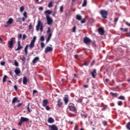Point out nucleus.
I'll return each mask as SVG.
<instances>
[{
  "label": "nucleus",
  "mask_w": 130,
  "mask_h": 130,
  "mask_svg": "<svg viewBox=\"0 0 130 130\" xmlns=\"http://www.w3.org/2000/svg\"><path fill=\"white\" fill-rule=\"evenodd\" d=\"M40 40L41 41H44L45 40L44 36H41L40 38Z\"/></svg>",
  "instance_id": "79ce46f5"
},
{
  "label": "nucleus",
  "mask_w": 130,
  "mask_h": 130,
  "mask_svg": "<svg viewBox=\"0 0 130 130\" xmlns=\"http://www.w3.org/2000/svg\"><path fill=\"white\" fill-rule=\"evenodd\" d=\"M125 24L126 25H127V26H130V23L128 22H125Z\"/></svg>",
  "instance_id": "0e129e2a"
},
{
  "label": "nucleus",
  "mask_w": 130,
  "mask_h": 130,
  "mask_svg": "<svg viewBox=\"0 0 130 130\" xmlns=\"http://www.w3.org/2000/svg\"><path fill=\"white\" fill-rule=\"evenodd\" d=\"M36 4H39V0H34Z\"/></svg>",
  "instance_id": "052dcab7"
},
{
  "label": "nucleus",
  "mask_w": 130,
  "mask_h": 130,
  "mask_svg": "<svg viewBox=\"0 0 130 130\" xmlns=\"http://www.w3.org/2000/svg\"><path fill=\"white\" fill-rule=\"evenodd\" d=\"M68 107L70 111H72L75 112V111H77V109H76V107H75V105L73 103L69 104Z\"/></svg>",
  "instance_id": "39448f33"
},
{
  "label": "nucleus",
  "mask_w": 130,
  "mask_h": 130,
  "mask_svg": "<svg viewBox=\"0 0 130 130\" xmlns=\"http://www.w3.org/2000/svg\"><path fill=\"white\" fill-rule=\"evenodd\" d=\"M21 60L23 63H25V62H26V57L24 56H22Z\"/></svg>",
  "instance_id": "bb28decb"
},
{
  "label": "nucleus",
  "mask_w": 130,
  "mask_h": 130,
  "mask_svg": "<svg viewBox=\"0 0 130 130\" xmlns=\"http://www.w3.org/2000/svg\"><path fill=\"white\" fill-rule=\"evenodd\" d=\"M52 36V34L50 33V34H49V35H48V38H50V39H51Z\"/></svg>",
  "instance_id": "de8ad7c7"
},
{
  "label": "nucleus",
  "mask_w": 130,
  "mask_h": 130,
  "mask_svg": "<svg viewBox=\"0 0 130 130\" xmlns=\"http://www.w3.org/2000/svg\"><path fill=\"white\" fill-rule=\"evenodd\" d=\"M83 66H88V62H84V63H83Z\"/></svg>",
  "instance_id": "e2e57ef3"
},
{
  "label": "nucleus",
  "mask_w": 130,
  "mask_h": 130,
  "mask_svg": "<svg viewBox=\"0 0 130 130\" xmlns=\"http://www.w3.org/2000/svg\"><path fill=\"white\" fill-rule=\"evenodd\" d=\"M14 64L16 67H19V63L16 60H15Z\"/></svg>",
  "instance_id": "c9c22d12"
},
{
  "label": "nucleus",
  "mask_w": 130,
  "mask_h": 130,
  "mask_svg": "<svg viewBox=\"0 0 130 130\" xmlns=\"http://www.w3.org/2000/svg\"><path fill=\"white\" fill-rule=\"evenodd\" d=\"M106 108H107V106H104L102 110H105V109H106Z\"/></svg>",
  "instance_id": "5fc2aeb1"
},
{
  "label": "nucleus",
  "mask_w": 130,
  "mask_h": 130,
  "mask_svg": "<svg viewBox=\"0 0 130 130\" xmlns=\"http://www.w3.org/2000/svg\"><path fill=\"white\" fill-rule=\"evenodd\" d=\"M102 123H103V124L105 126V125H107V121H103L102 122Z\"/></svg>",
  "instance_id": "58836bf2"
},
{
  "label": "nucleus",
  "mask_w": 130,
  "mask_h": 130,
  "mask_svg": "<svg viewBox=\"0 0 130 130\" xmlns=\"http://www.w3.org/2000/svg\"><path fill=\"white\" fill-rule=\"evenodd\" d=\"M52 5H53V2H52V1H51L50 2H49L48 5V8H51V7H52Z\"/></svg>",
  "instance_id": "c85d7f7f"
},
{
  "label": "nucleus",
  "mask_w": 130,
  "mask_h": 130,
  "mask_svg": "<svg viewBox=\"0 0 130 130\" xmlns=\"http://www.w3.org/2000/svg\"><path fill=\"white\" fill-rule=\"evenodd\" d=\"M120 29L122 31V32H127V28H123L122 27H121L120 28Z\"/></svg>",
  "instance_id": "a878e982"
},
{
  "label": "nucleus",
  "mask_w": 130,
  "mask_h": 130,
  "mask_svg": "<svg viewBox=\"0 0 130 130\" xmlns=\"http://www.w3.org/2000/svg\"><path fill=\"white\" fill-rule=\"evenodd\" d=\"M24 10H25V8H24V6H21L20 8V11L21 13H23V11H24Z\"/></svg>",
  "instance_id": "2f4dec72"
},
{
  "label": "nucleus",
  "mask_w": 130,
  "mask_h": 130,
  "mask_svg": "<svg viewBox=\"0 0 130 130\" xmlns=\"http://www.w3.org/2000/svg\"><path fill=\"white\" fill-rule=\"evenodd\" d=\"M110 94L112 96H114V97H117V96H118L117 93H113L112 92H111Z\"/></svg>",
  "instance_id": "393cba45"
},
{
  "label": "nucleus",
  "mask_w": 130,
  "mask_h": 130,
  "mask_svg": "<svg viewBox=\"0 0 130 130\" xmlns=\"http://www.w3.org/2000/svg\"><path fill=\"white\" fill-rule=\"evenodd\" d=\"M39 60V57H35L34 59L32 60V63H36Z\"/></svg>",
  "instance_id": "4be33fe9"
},
{
  "label": "nucleus",
  "mask_w": 130,
  "mask_h": 130,
  "mask_svg": "<svg viewBox=\"0 0 130 130\" xmlns=\"http://www.w3.org/2000/svg\"><path fill=\"white\" fill-rule=\"evenodd\" d=\"M5 64H6V62L2 61V62H1V66H5Z\"/></svg>",
  "instance_id": "8fccbe9b"
},
{
  "label": "nucleus",
  "mask_w": 130,
  "mask_h": 130,
  "mask_svg": "<svg viewBox=\"0 0 130 130\" xmlns=\"http://www.w3.org/2000/svg\"><path fill=\"white\" fill-rule=\"evenodd\" d=\"M41 46L42 48H44L45 45L44 44V43H41Z\"/></svg>",
  "instance_id": "a19ab883"
},
{
  "label": "nucleus",
  "mask_w": 130,
  "mask_h": 130,
  "mask_svg": "<svg viewBox=\"0 0 130 130\" xmlns=\"http://www.w3.org/2000/svg\"><path fill=\"white\" fill-rule=\"evenodd\" d=\"M18 39H21L22 38V34H19L18 36Z\"/></svg>",
  "instance_id": "6e6d98bb"
},
{
  "label": "nucleus",
  "mask_w": 130,
  "mask_h": 130,
  "mask_svg": "<svg viewBox=\"0 0 130 130\" xmlns=\"http://www.w3.org/2000/svg\"><path fill=\"white\" fill-rule=\"evenodd\" d=\"M76 18V20H78V21H81L82 20V16L80 15H77Z\"/></svg>",
  "instance_id": "5701e85b"
},
{
  "label": "nucleus",
  "mask_w": 130,
  "mask_h": 130,
  "mask_svg": "<svg viewBox=\"0 0 130 130\" xmlns=\"http://www.w3.org/2000/svg\"><path fill=\"white\" fill-rule=\"evenodd\" d=\"M15 73L16 75H20L21 74V70H20V68H16L15 70Z\"/></svg>",
  "instance_id": "aec40b11"
},
{
  "label": "nucleus",
  "mask_w": 130,
  "mask_h": 130,
  "mask_svg": "<svg viewBox=\"0 0 130 130\" xmlns=\"http://www.w3.org/2000/svg\"><path fill=\"white\" fill-rule=\"evenodd\" d=\"M29 29H32V23H30L29 25Z\"/></svg>",
  "instance_id": "bf43d9fd"
},
{
  "label": "nucleus",
  "mask_w": 130,
  "mask_h": 130,
  "mask_svg": "<svg viewBox=\"0 0 130 130\" xmlns=\"http://www.w3.org/2000/svg\"><path fill=\"white\" fill-rule=\"evenodd\" d=\"M76 26H74V27H73V30H72V31L73 32H76Z\"/></svg>",
  "instance_id": "603ef678"
},
{
  "label": "nucleus",
  "mask_w": 130,
  "mask_h": 130,
  "mask_svg": "<svg viewBox=\"0 0 130 130\" xmlns=\"http://www.w3.org/2000/svg\"><path fill=\"white\" fill-rule=\"evenodd\" d=\"M53 50V48L50 46H47L45 49V53H48V52H51Z\"/></svg>",
  "instance_id": "1a4fd4ad"
},
{
  "label": "nucleus",
  "mask_w": 130,
  "mask_h": 130,
  "mask_svg": "<svg viewBox=\"0 0 130 130\" xmlns=\"http://www.w3.org/2000/svg\"><path fill=\"white\" fill-rule=\"evenodd\" d=\"M38 91H37V90H33L34 94H35V93H38Z\"/></svg>",
  "instance_id": "338daca9"
},
{
  "label": "nucleus",
  "mask_w": 130,
  "mask_h": 130,
  "mask_svg": "<svg viewBox=\"0 0 130 130\" xmlns=\"http://www.w3.org/2000/svg\"><path fill=\"white\" fill-rule=\"evenodd\" d=\"M117 21H118V17H117L114 19L115 23H117Z\"/></svg>",
  "instance_id": "864d4df0"
},
{
  "label": "nucleus",
  "mask_w": 130,
  "mask_h": 130,
  "mask_svg": "<svg viewBox=\"0 0 130 130\" xmlns=\"http://www.w3.org/2000/svg\"><path fill=\"white\" fill-rule=\"evenodd\" d=\"M49 40H50V39L49 38H48L47 39V40H46V43H48L49 41Z\"/></svg>",
  "instance_id": "774afa93"
},
{
  "label": "nucleus",
  "mask_w": 130,
  "mask_h": 130,
  "mask_svg": "<svg viewBox=\"0 0 130 130\" xmlns=\"http://www.w3.org/2000/svg\"><path fill=\"white\" fill-rule=\"evenodd\" d=\"M39 10H40V11H43V7H40L39 8Z\"/></svg>",
  "instance_id": "4d7b16f0"
},
{
  "label": "nucleus",
  "mask_w": 130,
  "mask_h": 130,
  "mask_svg": "<svg viewBox=\"0 0 130 130\" xmlns=\"http://www.w3.org/2000/svg\"><path fill=\"white\" fill-rule=\"evenodd\" d=\"M13 22H14V19H13V18H9L8 21L7 22V25H12V24L13 23Z\"/></svg>",
  "instance_id": "f3484780"
},
{
  "label": "nucleus",
  "mask_w": 130,
  "mask_h": 130,
  "mask_svg": "<svg viewBox=\"0 0 130 130\" xmlns=\"http://www.w3.org/2000/svg\"><path fill=\"white\" fill-rule=\"evenodd\" d=\"M44 13L46 16V18H49L50 17V15L52 14V11L50 10H47L45 11Z\"/></svg>",
  "instance_id": "0eeeda50"
},
{
  "label": "nucleus",
  "mask_w": 130,
  "mask_h": 130,
  "mask_svg": "<svg viewBox=\"0 0 130 130\" xmlns=\"http://www.w3.org/2000/svg\"><path fill=\"white\" fill-rule=\"evenodd\" d=\"M23 16L25 18V19H27V12L24 11L23 14Z\"/></svg>",
  "instance_id": "7c9ffc66"
},
{
  "label": "nucleus",
  "mask_w": 130,
  "mask_h": 130,
  "mask_svg": "<svg viewBox=\"0 0 130 130\" xmlns=\"http://www.w3.org/2000/svg\"><path fill=\"white\" fill-rule=\"evenodd\" d=\"M39 29L41 32L43 31V23L40 20L38 21V23L36 26V30L39 31Z\"/></svg>",
  "instance_id": "f03ea898"
},
{
  "label": "nucleus",
  "mask_w": 130,
  "mask_h": 130,
  "mask_svg": "<svg viewBox=\"0 0 130 130\" xmlns=\"http://www.w3.org/2000/svg\"><path fill=\"white\" fill-rule=\"evenodd\" d=\"M127 128L130 130V122L128 123L127 124Z\"/></svg>",
  "instance_id": "37998d69"
},
{
  "label": "nucleus",
  "mask_w": 130,
  "mask_h": 130,
  "mask_svg": "<svg viewBox=\"0 0 130 130\" xmlns=\"http://www.w3.org/2000/svg\"><path fill=\"white\" fill-rule=\"evenodd\" d=\"M45 107H46V110H50V108L49 107V106H45Z\"/></svg>",
  "instance_id": "a18cd8bd"
},
{
  "label": "nucleus",
  "mask_w": 130,
  "mask_h": 130,
  "mask_svg": "<svg viewBox=\"0 0 130 130\" xmlns=\"http://www.w3.org/2000/svg\"><path fill=\"white\" fill-rule=\"evenodd\" d=\"M22 48H23V46H21V41H19L18 42V47L15 50L16 51H18V50H20V49H22Z\"/></svg>",
  "instance_id": "ddd939ff"
},
{
  "label": "nucleus",
  "mask_w": 130,
  "mask_h": 130,
  "mask_svg": "<svg viewBox=\"0 0 130 130\" xmlns=\"http://www.w3.org/2000/svg\"><path fill=\"white\" fill-rule=\"evenodd\" d=\"M17 101H18V98L17 97H15L12 100V104H14L16 103V102H17Z\"/></svg>",
  "instance_id": "b1692460"
},
{
  "label": "nucleus",
  "mask_w": 130,
  "mask_h": 130,
  "mask_svg": "<svg viewBox=\"0 0 130 130\" xmlns=\"http://www.w3.org/2000/svg\"><path fill=\"white\" fill-rule=\"evenodd\" d=\"M47 25H52V24H53V19L51 18V17H47Z\"/></svg>",
  "instance_id": "6e6552de"
},
{
  "label": "nucleus",
  "mask_w": 130,
  "mask_h": 130,
  "mask_svg": "<svg viewBox=\"0 0 130 130\" xmlns=\"http://www.w3.org/2000/svg\"><path fill=\"white\" fill-rule=\"evenodd\" d=\"M78 129H79V126H78V125L77 124H75L74 130H78Z\"/></svg>",
  "instance_id": "4c0bfd02"
},
{
  "label": "nucleus",
  "mask_w": 130,
  "mask_h": 130,
  "mask_svg": "<svg viewBox=\"0 0 130 130\" xmlns=\"http://www.w3.org/2000/svg\"><path fill=\"white\" fill-rule=\"evenodd\" d=\"M60 13H63V6H60Z\"/></svg>",
  "instance_id": "f704fd0d"
},
{
  "label": "nucleus",
  "mask_w": 130,
  "mask_h": 130,
  "mask_svg": "<svg viewBox=\"0 0 130 130\" xmlns=\"http://www.w3.org/2000/svg\"><path fill=\"white\" fill-rule=\"evenodd\" d=\"M51 31V29H50V27H48L47 33H50Z\"/></svg>",
  "instance_id": "c03bdc74"
},
{
  "label": "nucleus",
  "mask_w": 130,
  "mask_h": 130,
  "mask_svg": "<svg viewBox=\"0 0 130 130\" xmlns=\"http://www.w3.org/2000/svg\"><path fill=\"white\" fill-rule=\"evenodd\" d=\"M18 83H22V78H20L19 79Z\"/></svg>",
  "instance_id": "69168bd1"
},
{
  "label": "nucleus",
  "mask_w": 130,
  "mask_h": 130,
  "mask_svg": "<svg viewBox=\"0 0 130 130\" xmlns=\"http://www.w3.org/2000/svg\"><path fill=\"white\" fill-rule=\"evenodd\" d=\"M83 42L85 44L88 45L89 43H91V39H90L89 38L85 37L84 38Z\"/></svg>",
  "instance_id": "9d476101"
},
{
  "label": "nucleus",
  "mask_w": 130,
  "mask_h": 130,
  "mask_svg": "<svg viewBox=\"0 0 130 130\" xmlns=\"http://www.w3.org/2000/svg\"><path fill=\"white\" fill-rule=\"evenodd\" d=\"M91 76L93 79L96 78V76H97V70H96V69H94L91 72Z\"/></svg>",
  "instance_id": "f8f14e48"
},
{
  "label": "nucleus",
  "mask_w": 130,
  "mask_h": 130,
  "mask_svg": "<svg viewBox=\"0 0 130 130\" xmlns=\"http://www.w3.org/2000/svg\"><path fill=\"white\" fill-rule=\"evenodd\" d=\"M100 15H101L102 18L106 19L107 18V15H108V12L105 10H102L100 12Z\"/></svg>",
  "instance_id": "7ed1b4c3"
},
{
  "label": "nucleus",
  "mask_w": 130,
  "mask_h": 130,
  "mask_svg": "<svg viewBox=\"0 0 130 130\" xmlns=\"http://www.w3.org/2000/svg\"><path fill=\"white\" fill-rule=\"evenodd\" d=\"M22 106V103H19L17 105V107H20V106Z\"/></svg>",
  "instance_id": "680f3d73"
},
{
  "label": "nucleus",
  "mask_w": 130,
  "mask_h": 130,
  "mask_svg": "<svg viewBox=\"0 0 130 130\" xmlns=\"http://www.w3.org/2000/svg\"><path fill=\"white\" fill-rule=\"evenodd\" d=\"M80 21H81V24H84V23H86V20L85 19V18L81 19Z\"/></svg>",
  "instance_id": "473e14b6"
},
{
  "label": "nucleus",
  "mask_w": 130,
  "mask_h": 130,
  "mask_svg": "<svg viewBox=\"0 0 130 130\" xmlns=\"http://www.w3.org/2000/svg\"><path fill=\"white\" fill-rule=\"evenodd\" d=\"M49 130H58V128L56 126V125H49Z\"/></svg>",
  "instance_id": "9b49d317"
},
{
  "label": "nucleus",
  "mask_w": 130,
  "mask_h": 130,
  "mask_svg": "<svg viewBox=\"0 0 130 130\" xmlns=\"http://www.w3.org/2000/svg\"><path fill=\"white\" fill-rule=\"evenodd\" d=\"M27 37V36H26V35H23V37H22V38H23V40H25V39H26V38Z\"/></svg>",
  "instance_id": "3c124183"
},
{
  "label": "nucleus",
  "mask_w": 130,
  "mask_h": 130,
  "mask_svg": "<svg viewBox=\"0 0 130 130\" xmlns=\"http://www.w3.org/2000/svg\"><path fill=\"white\" fill-rule=\"evenodd\" d=\"M82 101H83V99H79L77 100V102H79V103H81L82 102Z\"/></svg>",
  "instance_id": "49530a36"
},
{
  "label": "nucleus",
  "mask_w": 130,
  "mask_h": 130,
  "mask_svg": "<svg viewBox=\"0 0 130 130\" xmlns=\"http://www.w3.org/2000/svg\"><path fill=\"white\" fill-rule=\"evenodd\" d=\"M29 121V119L28 118L21 117L19 122L18 123V125L21 126L23 124V122H27V121Z\"/></svg>",
  "instance_id": "20e7f679"
},
{
  "label": "nucleus",
  "mask_w": 130,
  "mask_h": 130,
  "mask_svg": "<svg viewBox=\"0 0 130 130\" xmlns=\"http://www.w3.org/2000/svg\"><path fill=\"white\" fill-rule=\"evenodd\" d=\"M86 6H87V0H84L82 7H86Z\"/></svg>",
  "instance_id": "cd10ccee"
},
{
  "label": "nucleus",
  "mask_w": 130,
  "mask_h": 130,
  "mask_svg": "<svg viewBox=\"0 0 130 130\" xmlns=\"http://www.w3.org/2000/svg\"><path fill=\"white\" fill-rule=\"evenodd\" d=\"M57 106L58 107H61L62 106V102H61V100L60 99H58V101L57 102Z\"/></svg>",
  "instance_id": "412c9836"
},
{
  "label": "nucleus",
  "mask_w": 130,
  "mask_h": 130,
  "mask_svg": "<svg viewBox=\"0 0 130 130\" xmlns=\"http://www.w3.org/2000/svg\"><path fill=\"white\" fill-rule=\"evenodd\" d=\"M48 122L49 123H53V122H54V119L51 117H49L48 119Z\"/></svg>",
  "instance_id": "a211bd4d"
},
{
  "label": "nucleus",
  "mask_w": 130,
  "mask_h": 130,
  "mask_svg": "<svg viewBox=\"0 0 130 130\" xmlns=\"http://www.w3.org/2000/svg\"><path fill=\"white\" fill-rule=\"evenodd\" d=\"M47 104H48V100L47 99L44 100L43 101L42 106H43V107H45Z\"/></svg>",
  "instance_id": "2eb2a0df"
},
{
  "label": "nucleus",
  "mask_w": 130,
  "mask_h": 130,
  "mask_svg": "<svg viewBox=\"0 0 130 130\" xmlns=\"http://www.w3.org/2000/svg\"><path fill=\"white\" fill-rule=\"evenodd\" d=\"M35 42H36V37H34L32 40L31 41L30 43L26 45L24 48V52L25 53V55L28 54V47H29L30 49H32L35 46Z\"/></svg>",
  "instance_id": "f257e3e1"
},
{
  "label": "nucleus",
  "mask_w": 130,
  "mask_h": 130,
  "mask_svg": "<svg viewBox=\"0 0 130 130\" xmlns=\"http://www.w3.org/2000/svg\"><path fill=\"white\" fill-rule=\"evenodd\" d=\"M99 33L100 35H104V29L102 28H99Z\"/></svg>",
  "instance_id": "6ab92c4d"
},
{
  "label": "nucleus",
  "mask_w": 130,
  "mask_h": 130,
  "mask_svg": "<svg viewBox=\"0 0 130 130\" xmlns=\"http://www.w3.org/2000/svg\"><path fill=\"white\" fill-rule=\"evenodd\" d=\"M27 83H28V79L26 76H24L23 78V85H27Z\"/></svg>",
  "instance_id": "dca6fc26"
},
{
  "label": "nucleus",
  "mask_w": 130,
  "mask_h": 130,
  "mask_svg": "<svg viewBox=\"0 0 130 130\" xmlns=\"http://www.w3.org/2000/svg\"><path fill=\"white\" fill-rule=\"evenodd\" d=\"M14 41H15V38H12L8 42V47L9 48H11L12 49L13 48V46L14 45Z\"/></svg>",
  "instance_id": "423d86ee"
},
{
  "label": "nucleus",
  "mask_w": 130,
  "mask_h": 130,
  "mask_svg": "<svg viewBox=\"0 0 130 130\" xmlns=\"http://www.w3.org/2000/svg\"><path fill=\"white\" fill-rule=\"evenodd\" d=\"M81 117H84V118H87V115H84V114H81Z\"/></svg>",
  "instance_id": "09e8293b"
},
{
  "label": "nucleus",
  "mask_w": 130,
  "mask_h": 130,
  "mask_svg": "<svg viewBox=\"0 0 130 130\" xmlns=\"http://www.w3.org/2000/svg\"><path fill=\"white\" fill-rule=\"evenodd\" d=\"M118 99H120V100H124V99H125L124 96L121 95L118 98Z\"/></svg>",
  "instance_id": "72a5a7b5"
},
{
  "label": "nucleus",
  "mask_w": 130,
  "mask_h": 130,
  "mask_svg": "<svg viewBox=\"0 0 130 130\" xmlns=\"http://www.w3.org/2000/svg\"><path fill=\"white\" fill-rule=\"evenodd\" d=\"M29 105H30V103H29L27 106V110L28 112H31V110H30V108L29 107Z\"/></svg>",
  "instance_id": "e433bc0d"
},
{
  "label": "nucleus",
  "mask_w": 130,
  "mask_h": 130,
  "mask_svg": "<svg viewBox=\"0 0 130 130\" xmlns=\"http://www.w3.org/2000/svg\"><path fill=\"white\" fill-rule=\"evenodd\" d=\"M14 89H15L16 91H17V90H18V87L17 86V85H14Z\"/></svg>",
  "instance_id": "13d9d810"
},
{
  "label": "nucleus",
  "mask_w": 130,
  "mask_h": 130,
  "mask_svg": "<svg viewBox=\"0 0 130 130\" xmlns=\"http://www.w3.org/2000/svg\"><path fill=\"white\" fill-rule=\"evenodd\" d=\"M7 78H8V76H7L6 75H5L4 76L3 80V83H5V82H6V81H7Z\"/></svg>",
  "instance_id": "c756f323"
},
{
  "label": "nucleus",
  "mask_w": 130,
  "mask_h": 130,
  "mask_svg": "<svg viewBox=\"0 0 130 130\" xmlns=\"http://www.w3.org/2000/svg\"><path fill=\"white\" fill-rule=\"evenodd\" d=\"M118 105L119 106H121V105H122V102L121 101L118 102Z\"/></svg>",
  "instance_id": "ea45409f"
},
{
  "label": "nucleus",
  "mask_w": 130,
  "mask_h": 130,
  "mask_svg": "<svg viewBox=\"0 0 130 130\" xmlns=\"http://www.w3.org/2000/svg\"><path fill=\"white\" fill-rule=\"evenodd\" d=\"M63 101L64 102H65L66 105L68 104V103L69 102V95H66L63 98Z\"/></svg>",
  "instance_id": "4468645a"
}]
</instances>
